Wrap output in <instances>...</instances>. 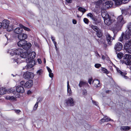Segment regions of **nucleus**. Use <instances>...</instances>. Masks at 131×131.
<instances>
[{"mask_svg": "<svg viewBox=\"0 0 131 131\" xmlns=\"http://www.w3.org/2000/svg\"><path fill=\"white\" fill-rule=\"evenodd\" d=\"M20 54V56L22 58H25L27 56L28 58L26 59V62L28 64L23 68V69H25L28 70L29 68H32L35 64V62L33 60L35 58V53L34 52H32L28 54L27 52L23 51Z\"/></svg>", "mask_w": 131, "mask_h": 131, "instance_id": "f257e3e1", "label": "nucleus"}, {"mask_svg": "<svg viewBox=\"0 0 131 131\" xmlns=\"http://www.w3.org/2000/svg\"><path fill=\"white\" fill-rule=\"evenodd\" d=\"M126 22V21L124 20V18L122 15L118 16L117 18V21L114 24V28L113 31L114 33H116L115 30L117 32L121 29L123 25Z\"/></svg>", "mask_w": 131, "mask_h": 131, "instance_id": "f03ea898", "label": "nucleus"}, {"mask_svg": "<svg viewBox=\"0 0 131 131\" xmlns=\"http://www.w3.org/2000/svg\"><path fill=\"white\" fill-rule=\"evenodd\" d=\"M102 16L103 18L104 22L105 24L108 26L111 25L113 22V20L109 16L108 14L106 12L102 13Z\"/></svg>", "mask_w": 131, "mask_h": 131, "instance_id": "7ed1b4c3", "label": "nucleus"}, {"mask_svg": "<svg viewBox=\"0 0 131 131\" xmlns=\"http://www.w3.org/2000/svg\"><path fill=\"white\" fill-rule=\"evenodd\" d=\"M9 21L7 19H4L2 23L0 22V29L2 27L3 28H7L8 31H10L12 30V28H11L10 29H9Z\"/></svg>", "mask_w": 131, "mask_h": 131, "instance_id": "20e7f679", "label": "nucleus"}, {"mask_svg": "<svg viewBox=\"0 0 131 131\" xmlns=\"http://www.w3.org/2000/svg\"><path fill=\"white\" fill-rule=\"evenodd\" d=\"M65 103L67 106H73L75 105V101L73 98L70 97L65 100Z\"/></svg>", "mask_w": 131, "mask_h": 131, "instance_id": "39448f33", "label": "nucleus"}, {"mask_svg": "<svg viewBox=\"0 0 131 131\" xmlns=\"http://www.w3.org/2000/svg\"><path fill=\"white\" fill-rule=\"evenodd\" d=\"M125 49L127 52L131 54V40L126 42L125 46Z\"/></svg>", "mask_w": 131, "mask_h": 131, "instance_id": "423d86ee", "label": "nucleus"}, {"mask_svg": "<svg viewBox=\"0 0 131 131\" xmlns=\"http://www.w3.org/2000/svg\"><path fill=\"white\" fill-rule=\"evenodd\" d=\"M34 77V74L30 72H25L23 75V78L27 80L32 79Z\"/></svg>", "mask_w": 131, "mask_h": 131, "instance_id": "0eeeda50", "label": "nucleus"}, {"mask_svg": "<svg viewBox=\"0 0 131 131\" xmlns=\"http://www.w3.org/2000/svg\"><path fill=\"white\" fill-rule=\"evenodd\" d=\"M23 51V50L21 49H18L14 50H13L10 53V54L13 56L14 55H20L21 52Z\"/></svg>", "mask_w": 131, "mask_h": 131, "instance_id": "6e6552de", "label": "nucleus"}, {"mask_svg": "<svg viewBox=\"0 0 131 131\" xmlns=\"http://www.w3.org/2000/svg\"><path fill=\"white\" fill-rule=\"evenodd\" d=\"M28 37L27 34L24 33H21L18 35V38L20 40H25Z\"/></svg>", "mask_w": 131, "mask_h": 131, "instance_id": "1a4fd4ad", "label": "nucleus"}, {"mask_svg": "<svg viewBox=\"0 0 131 131\" xmlns=\"http://www.w3.org/2000/svg\"><path fill=\"white\" fill-rule=\"evenodd\" d=\"M106 36L108 44L110 45H111L113 40L114 39V38L111 37L108 34H106Z\"/></svg>", "mask_w": 131, "mask_h": 131, "instance_id": "9d476101", "label": "nucleus"}, {"mask_svg": "<svg viewBox=\"0 0 131 131\" xmlns=\"http://www.w3.org/2000/svg\"><path fill=\"white\" fill-rule=\"evenodd\" d=\"M123 47L122 44L119 42L116 43L114 47L115 49L117 51H119L121 50Z\"/></svg>", "mask_w": 131, "mask_h": 131, "instance_id": "9b49d317", "label": "nucleus"}, {"mask_svg": "<svg viewBox=\"0 0 131 131\" xmlns=\"http://www.w3.org/2000/svg\"><path fill=\"white\" fill-rule=\"evenodd\" d=\"M115 2V4L118 5L121 4L122 2L124 3H126L128 2L129 0H113Z\"/></svg>", "mask_w": 131, "mask_h": 131, "instance_id": "f8f14e48", "label": "nucleus"}, {"mask_svg": "<svg viewBox=\"0 0 131 131\" xmlns=\"http://www.w3.org/2000/svg\"><path fill=\"white\" fill-rule=\"evenodd\" d=\"M33 82L32 80H29L27 81L24 85L25 87L27 88H29L33 85Z\"/></svg>", "mask_w": 131, "mask_h": 131, "instance_id": "ddd939ff", "label": "nucleus"}, {"mask_svg": "<svg viewBox=\"0 0 131 131\" xmlns=\"http://www.w3.org/2000/svg\"><path fill=\"white\" fill-rule=\"evenodd\" d=\"M16 91L19 93H23L24 92V88L21 86H18L16 88Z\"/></svg>", "mask_w": 131, "mask_h": 131, "instance_id": "4468645a", "label": "nucleus"}, {"mask_svg": "<svg viewBox=\"0 0 131 131\" xmlns=\"http://www.w3.org/2000/svg\"><path fill=\"white\" fill-rule=\"evenodd\" d=\"M27 42V41L25 40H20L17 43V45L19 47L23 48L24 46Z\"/></svg>", "mask_w": 131, "mask_h": 131, "instance_id": "2eb2a0df", "label": "nucleus"}, {"mask_svg": "<svg viewBox=\"0 0 131 131\" xmlns=\"http://www.w3.org/2000/svg\"><path fill=\"white\" fill-rule=\"evenodd\" d=\"M23 31V29L20 27L16 28L14 30V32L15 33L19 34L22 33Z\"/></svg>", "mask_w": 131, "mask_h": 131, "instance_id": "dca6fc26", "label": "nucleus"}, {"mask_svg": "<svg viewBox=\"0 0 131 131\" xmlns=\"http://www.w3.org/2000/svg\"><path fill=\"white\" fill-rule=\"evenodd\" d=\"M79 86L80 87H81L82 86H88L89 85L87 82L80 81L79 84Z\"/></svg>", "mask_w": 131, "mask_h": 131, "instance_id": "f3484780", "label": "nucleus"}, {"mask_svg": "<svg viewBox=\"0 0 131 131\" xmlns=\"http://www.w3.org/2000/svg\"><path fill=\"white\" fill-rule=\"evenodd\" d=\"M113 4V3L112 1L109 0L106 1L105 3V6L107 8L112 6Z\"/></svg>", "mask_w": 131, "mask_h": 131, "instance_id": "a211bd4d", "label": "nucleus"}, {"mask_svg": "<svg viewBox=\"0 0 131 131\" xmlns=\"http://www.w3.org/2000/svg\"><path fill=\"white\" fill-rule=\"evenodd\" d=\"M93 83H94V86L96 87H98L100 86V80L98 79L94 80Z\"/></svg>", "mask_w": 131, "mask_h": 131, "instance_id": "6ab92c4d", "label": "nucleus"}, {"mask_svg": "<svg viewBox=\"0 0 131 131\" xmlns=\"http://www.w3.org/2000/svg\"><path fill=\"white\" fill-rule=\"evenodd\" d=\"M122 13L123 14H125V15H130L131 14V9H127L124 10L122 11Z\"/></svg>", "mask_w": 131, "mask_h": 131, "instance_id": "aec40b11", "label": "nucleus"}, {"mask_svg": "<svg viewBox=\"0 0 131 131\" xmlns=\"http://www.w3.org/2000/svg\"><path fill=\"white\" fill-rule=\"evenodd\" d=\"M31 44L27 42L25 44L24 46L23 49L25 50H27L29 49L31 47Z\"/></svg>", "mask_w": 131, "mask_h": 131, "instance_id": "412c9836", "label": "nucleus"}, {"mask_svg": "<svg viewBox=\"0 0 131 131\" xmlns=\"http://www.w3.org/2000/svg\"><path fill=\"white\" fill-rule=\"evenodd\" d=\"M121 63L122 64L124 63L126 65H129L131 64V62L130 60H121Z\"/></svg>", "mask_w": 131, "mask_h": 131, "instance_id": "4be33fe9", "label": "nucleus"}, {"mask_svg": "<svg viewBox=\"0 0 131 131\" xmlns=\"http://www.w3.org/2000/svg\"><path fill=\"white\" fill-rule=\"evenodd\" d=\"M115 68L116 69V71H117V72L120 74L122 75L123 77L125 78L126 79H127V76H126L124 75V73L122 72L121 71H120L119 69L117 68V67H115Z\"/></svg>", "mask_w": 131, "mask_h": 131, "instance_id": "5701e85b", "label": "nucleus"}, {"mask_svg": "<svg viewBox=\"0 0 131 131\" xmlns=\"http://www.w3.org/2000/svg\"><path fill=\"white\" fill-rule=\"evenodd\" d=\"M127 27L128 29V30L127 31V34L128 35H131V23H128Z\"/></svg>", "mask_w": 131, "mask_h": 131, "instance_id": "b1692460", "label": "nucleus"}, {"mask_svg": "<svg viewBox=\"0 0 131 131\" xmlns=\"http://www.w3.org/2000/svg\"><path fill=\"white\" fill-rule=\"evenodd\" d=\"M7 91L5 88H2L0 89V95H2L5 94Z\"/></svg>", "mask_w": 131, "mask_h": 131, "instance_id": "393cba45", "label": "nucleus"}, {"mask_svg": "<svg viewBox=\"0 0 131 131\" xmlns=\"http://www.w3.org/2000/svg\"><path fill=\"white\" fill-rule=\"evenodd\" d=\"M96 32V34L98 37L100 38L102 36V31L101 30L99 29L98 31Z\"/></svg>", "mask_w": 131, "mask_h": 131, "instance_id": "a878e982", "label": "nucleus"}, {"mask_svg": "<svg viewBox=\"0 0 131 131\" xmlns=\"http://www.w3.org/2000/svg\"><path fill=\"white\" fill-rule=\"evenodd\" d=\"M131 59V55L129 54H125L124 56V59Z\"/></svg>", "mask_w": 131, "mask_h": 131, "instance_id": "bb28decb", "label": "nucleus"}, {"mask_svg": "<svg viewBox=\"0 0 131 131\" xmlns=\"http://www.w3.org/2000/svg\"><path fill=\"white\" fill-rule=\"evenodd\" d=\"M20 27H21L23 29V28L25 30L28 31H30V30L29 28L25 27L24 25L21 24H20L19 25Z\"/></svg>", "mask_w": 131, "mask_h": 131, "instance_id": "cd10ccee", "label": "nucleus"}, {"mask_svg": "<svg viewBox=\"0 0 131 131\" xmlns=\"http://www.w3.org/2000/svg\"><path fill=\"white\" fill-rule=\"evenodd\" d=\"M91 27L96 32L98 31V30L99 29L97 26L93 25H92L91 26Z\"/></svg>", "mask_w": 131, "mask_h": 131, "instance_id": "c85d7f7f", "label": "nucleus"}, {"mask_svg": "<svg viewBox=\"0 0 131 131\" xmlns=\"http://www.w3.org/2000/svg\"><path fill=\"white\" fill-rule=\"evenodd\" d=\"M78 10L82 12L83 14L86 11V10L84 8L82 7H79L78 8Z\"/></svg>", "mask_w": 131, "mask_h": 131, "instance_id": "c756f323", "label": "nucleus"}, {"mask_svg": "<svg viewBox=\"0 0 131 131\" xmlns=\"http://www.w3.org/2000/svg\"><path fill=\"white\" fill-rule=\"evenodd\" d=\"M67 92L68 95L71 96L72 94V92L70 87L67 88Z\"/></svg>", "mask_w": 131, "mask_h": 131, "instance_id": "7c9ffc66", "label": "nucleus"}, {"mask_svg": "<svg viewBox=\"0 0 131 131\" xmlns=\"http://www.w3.org/2000/svg\"><path fill=\"white\" fill-rule=\"evenodd\" d=\"M124 55L122 53H119L117 55V58L119 59H121Z\"/></svg>", "mask_w": 131, "mask_h": 131, "instance_id": "2f4dec72", "label": "nucleus"}, {"mask_svg": "<svg viewBox=\"0 0 131 131\" xmlns=\"http://www.w3.org/2000/svg\"><path fill=\"white\" fill-rule=\"evenodd\" d=\"M123 35V36L124 37V39H125L127 40L129 38V35H128L127 34V31L126 32V35H124L123 33H122Z\"/></svg>", "mask_w": 131, "mask_h": 131, "instance_id": "473e14b6", "label": "nucleus"}, {"mask_svg": "<svg viewBox=\"0 0 131 131\" xmlns=\"http://www.w3.org/2000/svg\"><path fill=\"white\" fill-rule=\"evenodd\" d=\"M121 128L123 130H129L130 129V127L129 126H122L121 127Z\"/></svg>", "mask_w": 131, "mask_h": 131, "instance_id": "72a5a7b5", "label": "nucleus"}, {"mask_svg": "<svg viewBox=\"0 0 131 131\" xmlns=\"http://www.w3.org/2000/svg\"><path fill=\"white\" fill-rule=\"evenodd\" d=\"M87 15L88 16H89L91 19H92V20H95V18L93 17V15L92 13H89Z\"/></svg>", "mask_w": 131, "mask_h": 131, "instance_id": "f704fd0d", "label": "nucleus"}, {"mask_svg": "<svg viewBox=\"0 0 131 131\" xmlns=\"http://www.w3.org/2000/svg\"><path fill=\"white\" fill-rule=\"evenodd\" d=\"M102 70L104 73L106 74H108L109 73V72L107 70L104 68H102Z\"/></svg>", "mask_w": 131, "mask_h": 131, "instance_id": "c9c22d12", "label": "nucleus"}, {"mask_svg": "<svg viewBox=\"0 0 131 131\" xmlns=\"http://www.w3.org/2000/svg\"><path fill=\"white\" fill-rule=\"evenodd\" d=\"M83 21L86 24H88L89 22L88 19L86 18H84Z\"/></svg>", "mask_w": 131, "mask_h": 131, "instance_id": "e433bc0d", "label": "nucleus"}, {"mask_svg": "<svg viewBox=\"0 0 131 131\" xmlns=\"http://www.w3.org/2000/svg\"><path fill=\"white\" fill-rule=\"evenodd\" d=\"M38 105V102H37L34 107V110H36L37 109Z\"/></svg>", "mask_w": 131, "mask_h": 131, "instance_id": "4c0bfd02", "label": "nucleus"}, {"mask_svg": "<svg viewBox=\"0 0 131 131\" xmlns=\"http://www.w3.org/2000/svg\"><path fill=\"white\" fill-rule=\"evenodd\" d=\"M101 64L99 63L95 64V67L97 68H98L101 66Z\"/></svg>", "mask_w": 131, "mask_h": 131, "instance_id": "58836bf2", "label": "nucleus"}, {"mask_svg": "<svg viewBox=\"0 0 131 131\" xmlns=\"http://www.w3.org/2000/svg\"><path fill=\"white\" fill-rule=\"evenodd\" d=\"M42 70L41 69H40L38 71L37 73V74H38L39 75H40L42 74Z\"/></svg>", "mask_w": 131, "mask_h": 131, "instance_id": "ea45409f", "label": "nucleus"}, {"mask_svg": "<svg viewBox=\"0 0 131 131\" xmlns=\"http://www.w3.org/2000/svg\"><path fill=\"white\" fill-rule=\"evenodd\" d=\"M123 34H122V35L119 38V40L120 41L122 42L123 40Z\"/></svg>", "mask_w": 131, "mask_h": 131, "instance_id": "a19ab883", "label": "nucleus"}, {"mask_svg": "<svg viewBox=\"0 0 131 131\" xmlns=\"http://www.w3.org/2000/svg\"><path fill=\"white\" fill-rule=\"evenodd\" d=\"M104 118H105L106 122L109 121L111 120L110 118H109L107 116L104 117Z\"/></svg>", "mask_w": 131, "mask_h": 131, "instance_id": "79ce46f5", "label": "nucleus"}, {"mask_svg": "<svg viewBox=\"0 0 131 131\" xmlns=\"http://www.w3.org/2000/svg\"><path fill=\"white\" fill-rule=\"evenodd\" d=\"M16 99V98L13 96H10V100L11 101H14Z\"/></svg>", "mask_w": 131, "mask_h": 131, "instance_id": "37998d69", "label": "nucleus"}, {"mask_svg": "<svg viewBox=\"0 0 131 131\" xmlns=\"http://www.w3.org/2000/svg\"><path fill=\"white\" fill-rule=\"evenodd\" d=\"M92 103H93V104L94 105L97 106V105H98V103L96 102V101H93V100H92Z\"/></svg>", "mask_w": 131, "mask_h": 131, "instance_id": "c03bdc74", "label": "nucleus"}, {"mask_svg": "<svg viewBox=\"0 0 131 131\" xmlns=\"http://www.w3.org/2000/svg\"><path fill=\"white\" fill-rule=\"evenodd\" d=\"M92 80V78H91L89 79L88 80V82L89 84H91V82Z\"/></svg>", "mask_w": 131, "mask_h": 131, "instance_id": "a18cd8bd", "label": "nucleus"}, {"mask_svg": "<svg viewBox=\"0 0 131 131\" xmlns=\"http://www.w3.org/2000/svg\"><path fill=\"white\" fill-rule=\"evenodd\" d=\"M87 94V92L86 90H83V95H85Z\"/></svg>", "mask_w": 131, "mask_h": 131, "instance_id": "49530a36", "label": "nucleus"}, {"mask_svg": "<svg viewBox=\"0 0 131 131\" xmlns=\"http://www.w3.org/2000/svg\"><path fill=\"white\" fill-rule=\"evenodd\" d=\"M47 68L49 72L51 73L52 72V70H51L48 67H47Z\"/></svg>", "mask_w": 131, "mask_h": 131, "instance_id": "de8ad7c7", "label": "nucleus"}, {"mask_svg": "<svg viewBox=\"0 0 131 131\" xmlns=\"http://www.w3.org/2000/svg\"><path fill=\"white\" fill-rule=\"evenodd\" d=\"M49 76L51 78H52L53 77V73H52V72L49 73Z\"/></svg>", "mask_w": 131, "mask_h": 131, "instance_id": "09e8293b", "label": "nucleus"}, {"mask_svg": "<svg viewBox=\"0 0 131 131\" xmlns=\"http://www.w3.org/2000/svg\"><path fill=\"white\" fill-rule=\"evenodd\" d=\"M42 100V99L41 98H39L38 99L37 102H38V103L39 102L41 101Z\"/></svg>", "mask_w": 131, "mask_h": 131, "instance_id": "8fccbe9b", "label": "nucleus"}, {"mask_svg": "<svg viewBox=\"0 0 131 131\" xmlns=\"http://www.w3.org/2000/svg\"><path fill=\"white\" fill-rule=\"evenodd\" d=\"M25 83V82L24 81H22L20 82V84L22 85H24Z\"/></svg>", "mask_w": 131, "mask_h": 131, "instance_id": "3c124183", "label": "nucleus"}, {"mask_svg": "<svg viewBox=\"0 0 131 131\" xmlns=\"http://www.w3.org/2000/svg\"><path fill=\"white\" fill-rule=\"evenodd\" d=\"M14 111L17 113H18L20 112V111L19 110H15Z\"/></svg>", "mask_w": 131, "mask_h": 131, "instance_id": "603ef678", "label": "nucleus"}, {"mask_svg": "<svg viewBox=\"0 0 131 131\" xmlns=\"http://www.w3.org/2000/svg\"><path fill=\"white\" fill-rule=\"evenodd\" d=\"M101 121L102 122H106L105 119V118H104V117H103V118H102L101 120Z\"/></svg>", "mask_w": 131, "mask_h": 131, "instance_id": "864d4df0", "label": "nucleus"}, {"mask_svg": "<svg viewBox=\"0 0 131 131\" xmlns=\"http://www.w3.org/2000/svg\"><path fill=\"white\" fill-rule=\"evenodd\" d=\"M37 61L38 63L39 64H40L41 63V60L40 59H37Z\"/></svg>", "mask_w": 131, "mask_h": 131, "instance_id": "5fc2aeb1", "label": "nucleus"}, {"mask_svg": "<svg viewBox=\"0 0 131 131\" xmlns=\"http://www.w3.org/2000/svg\"><path fill=\"white\" fill-rule=\"evenodd\" d=\"M77 21L75 19H73V23L74 24H76L77 23Z\"/></svg>", "mask_w": 131, "mask_h": 131, "instance_id": "6e6d98bb", "label": "nucleus"}, {"mask_svg": "<svg viewBox=\"0 0 131 131\" xmlns=\"http://www.w3.org/2000/svg\"><path fill=\"white\" fill-rule=\"evenodd\" d=\"M10 96H7L5 97V98L7 100H9L10 99Z\"/></svg>", "mask_w": 131, "mask_h": 131, "instance_id": "4d7b16f0", "label": "nucleus"}, {"mask_svg": "<svg viewBox=\"0 0 131 131\" xmlns=\"http://www.w3.org/2000/svg\"><path fill=\"white\" fill-rule=\"evenodd\" d=\"M68 3H71L72 2V0H65Z\"/></svg>", "mask_w": 131, "mask_h": 131, "instance_id": "13d9d810", "label": "nucleus"}, {"mask_svg": "<svg viewBox=\"0 0 131 131\" xmlns=\"http://www.w3.org/2000/svg\"><path fill=\"white\" fill-rule=\"evenodd\" d=\"M13 90L12 89H9L8 91H9L11 93L13 92Z\"/></svg>", "mask_w": 131, "mask_h": 131, "instance_id": "bf43d9fd", "label": "nucleus"}, {"mask_svg": "<svg viewBox=\"0 0 131 131\" xmlns=\"http://www.w3.org/2000/svg\"><path fill=\"white\" fill-rule=\"evenodd\" d=\"M55 40H54L53 41H52L54 43V45H55V46L56 47V42L55 41Z\"/></svg>", "mask_w": 131, "mask_h": 131, "instance_id": "052dcab7", "label": "nucleus"}, {"mask_svg": "<svg viewBox=\"0 0 131 131\" xmlns=\"http://www.w3.org/2000/svg\"><path fill=\"white\" fill-rule=\"evenodd\" d=\"M51 39L52 41H53L54 40H55L54 38L52 36L51 37Z\"/></svg>", "mask_w": 131, "mask_h": 131, "instance_id": "680f3d73", "label": "nucleus"}, {"mask_svg": "<svg viewBox=\"0 0 131 131\" xmlns=\"http://www.w3.org/2000/svg\"><path fill=\"white\" fill-rule=\"evenodd\" d=\"M67 88L70 87V86L69 85V82L68 81L67 82Z\"/></svg>", "mask_w": 131, "mask_h": 131, "instance_id": "e2e57ef3", "label": "nucleus"}, {"mask_svg": "<svg viewBox=\"0 0 131 131\" xmlns=\"http://www.w3.org/2000/svg\"><path fill=\"white\" fill-rule=\"evenodd\" d=\"M31 93V92L30 91H28L27 92V93L28 94H30Z\"/></svg>", "mask_w": 131, "mask_h": 131, "instance_id": "0e129e2a", "label": "nucleus"}, {"mask_svg": "<svg viewBox=\"0 0 131 131\" xmlns=\"http://www.w3.org/2000/svg\"><path fill=\"white\" fill-rule=\"evenodd\" d=\"M102 59L103 60L105 59V56H102Z\"/></svg>", "mask_w": 131, "mask_h": 131, "instance_id": "69168bd1", "label": "nucleus"}, {"mask_svg": "<svg viewBox=\"0 0 131 131\" xmlns=\"http://www.w3.org/2000/svg\"><path fill=\"white\" fill-rule=\"evenodd\" d=\"M43 61H44V63H45L46 62V59L45 58H44L43 59Z\"/></svg>", "mask_w": 131, "mask_h": 131, "instance_id": "338daca9", "label": "nucleus"}, {"mask_svg": "<svg viewBox=\"0 0 131 131\" xmlns=\"http://www.w3.org/2000/svg\"><path fill=\"white\" fill-rule=\"evenodd\" d=\"M109 92V91H106V93H108Z\"/></svg>", "mask_w": 131, "mask_h": 131, "instance_id": "774afa93", "label": "nucleus"}]
</instances>
